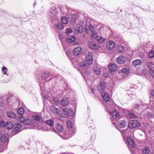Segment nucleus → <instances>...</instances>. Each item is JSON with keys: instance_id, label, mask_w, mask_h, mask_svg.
I'll return each instance as SVG.
<instances>
[{"instance_id": "nucleus-38", "label": "nucleus", "mask_w": 154, "mask_h": 154, "mask_svg": "<svg viewBox=\"0 0 154 154\" xmlns=\"http://www.w3.org/2000/svg\"><path fill=\"white\" fill-rule=\"evenodd\" d=\"M112 102H108L105 104L106 107L108 109H110L112 108Z\"/></svg>"}, {"instance_id": "nucleus-16", "label": "nucleus", "mask_w": 154, "mask_h": 154, "mask_svg": "<svg viewBox=\"0 0 154 154\" xmlns=\"http://www.w3.org/2000/svg\"><path fill=\"white\" fill-rule=\"evenodd\" d=\"M22 126L20 124H16L14 126V128L12 129V131L15 134H16L19 132V130L21 128Z\"/></svg>"}, {"instance_id": "nucleus-56", "label": "nucleus", "mask_w": 154, "mask_h": 154, "mask_svg": "<svg viewBox=\"0 0 154 154\" xmlns=\"http://www.w3.org/2000/svg\"><path fill=\"white\" fill-rule=\"evenodd\" d=\"M6 69H7V68L6 67H5L3 66L2 69V71H4L5 70H6Z\"/></svg>"}, {"instance_id": "nucleus-47", "label": "nucleus", "mask_w": 154, "mask_h": 154, "mask_svg": "<svg viewBox=\"0 0 154 154\" xmlns=\"http://www.w3.org/2000/svg\"><path fill=\"white\" fill-rule=\"evenodd\" d=\"M62 22L64 24L67 23L68 22V20L67 19L66 17H64L61 20Z\"/></svg>"}, {"instance_id": "nucleus-35", "label": "nucleus", "mask_w": 154, "mask_h": 154, "mask_svg": "<svg viewBox=\"0 0 154 154\" xmlns=\"http://www.w3.org/2000/svg\"><path fill=\"white\" fill-rule=\"evenodd\" d=\"M56 128L57 130L60 132H62L63 129L62 125L60 124H58L57 125Z\"/></svg>"}, {"instance_id": "nucleus-53", "label": "nucleus", "mask_w": 154, "mask_h": 154, "mask_svg": "<svg viewBox=\"0 0 154 154\" xmlns=\"http://www.w3.org/2000/svg\"><path fill=\"white\" fill-rule=\"evenodd\" d=\"M139 56H140L141 58H144V57L145 56V55L143 53H141L139 54Z\"/></svg>"}, {"instance_id": "nucleus-28", "label": "nucleus", "mask_w": 154, "mask_h": 154, "mask_svg": "<svg viewBox=\"0 0 154 154\" xmlns=\"http://www.w3.org/2000/svg\"><path fill=\"white\" fill-rule=\"evenodd\" d=\"M49 13L50 14V16L52 17L55 16L57 12L55 8H53L50 9Z\"/></svg>"}, {"instance_id": "nucleus-51", "label": "nucleus", "mask_w": 154, "mask_h": 154, "mask_svg": "<svg viewBox=\"0 0 154 154\" xmlns=\"http://www.w3.org/2000/svg\"><path fill=\"white\" fill-rule=\"evenodd\" d=\"M53 102L54 103L55 102L54 104L56 105H57L59 103V100H53Z\"/></svg>"}, {"instance_id": "nucleus-20", "label": "nucleus", "mask_w": 154, "mask_h": 154, "mask_svg": "<svg viewBox=\"0 0 154 154\" xmlns=\"http://www.w3.org/2000/svg\"><path fill=\"white\" fill-rule=\"evenodd\" d=\"M88 47L91 49L94 50H98L100 48L99 45H97L94 42H89L88 43Z\"/></svg>"}, {"instance_id": "nucleus-59", "label": "nucleus", "mask_w": 154, "mask_h": 154, "mask_svg": "<svg viewBox=\"0 0 154 154\" xmlns=\"http://www.w3.org/2000/svg\"><path fill=\"white\" fill-rule=\"evenodd\" d=\"M94 89L93 88H91V92L92 93H94Z\"/></svg>"}, {"instance_id": "nucleus-11", "label": "nucleus", "mask_w": 154, "mask_h": 154, "mask_svg": "<svg viewBox=\"0 0 154 154\" xmlns=\"http://www.w3.org/2000/svg\"><path fill=\"white\" fill-rule=\"evenodd\" d=\"M116 44L113 41H109L106 44V48L109 50L113 49L115 47Z\"/></svg>"}, {"instance_id": "nucleus-43", "label": "nucleus", "mask_w": 154, "mask_h": 154, "mask_svg": "<svg viewBox=\"0 0 154 154\" xmlns=\"http://www.w3.org/2000/svg\"><path fill=\"white\" fill-rule=\"evenodd\" d=\"M149 72L148 69H144L143 70V73L145 75H148L149 74Z\"/></svg>"}, {"instance_id": "nucleus-49", "label": "nucleus", "mask_w": 154, "mask_h": 154, "mask_svg": "<svg viewBox=\"0 0 154 154\" xmlns=\"http://www.w3.org/2000/svg\"><path fill=\"white\" fill-rule=\"evenodd\" d=\"M72 133L71 132V131L70 130H69V131L68 133V136H66L65 137H64V138L65 139H68L70 137H71L72 135Z\"/></svg>"}, {"instance_id": "nucleus-26", "label": "nucleus", "mask_w": 154, "mask_h": 154, "mask_svg": "<svg viewBox=\"0 0 154 154\" xmlns=\"http://www.w3.org/2000/svg\"><path fill=\"white\" fill-rule=\"evenodd\" d=\"M19 122H23V123L26 125H29L32 123L31 120L29 119H23V120H19Z\"/></svg>"}, {"instance_id": "nucleus-9", "label": "nucleus", "mask_w": 154, "mask_h": 154, "mask_svg": "<svg viewBox=\"0 0 154 154\" xmlns=\"http://www.w3.org/2000/svg\"><path fill=\"white\" fill-rule=\"evenodd\" d=\"M129 73L130 71L127 68H123L119 71V74L121 75L122 76L123 75L124 77H126Z\"/></svg>"}, {"instance_id": "nucleus-6", "label": "nucleus", "mask_w": 154, "mask_h": 154, "mask_svg": "<svg viewBox=\"0 0 154 154\" xmlns=\"http://www.w3.org/2000/svg\"><path fill=\"white\" fill-rule=\"evenodd\" d=\"M140 125V124L137 120H133L129 122L128 127L132 129L139 127Z\"/></svg>"}, {"instance_id": "nucleus-34", "label": "nucleus", "mask_w": 154, "mask_h": 154, "mask_svg": "<svg viewBox=\"0 0 154 154\" xmlns=\"http://www.w3.org/2000/svg\"><path fill=\"white\" fill-rule=\"evenodd\" d=\"M55 27L59 29H62L63 27V24L60 23H57L55 24Z\"/></svg>"}, {"instance_id": "nucleus-36", "label": "nucleus", "mask_w": 154, "mask_h": 154, "mask_svg": "<svg viewBox=\"0 0 154 154\" xmlns=\"http://www.w3.org/2000/svg\"><path fill=\"white\" fill-rule=\"evenodd\" d=\"M34 119L38 121H40L41 122H43V119L42 118H41L40 116L38 115H35L34 117Z\"/></svg>"}, {"instance_id": "nucleus-45", "label": "nucleus", "mask_w": 154, "mask_h": 154, "mask_svg": "<svg viewBox=\"0 0 154 154\" xmlns=\"http://www.w3.org/2000/svg\"><path fill=\"white\" fill-rule=\"evenodd\" d=\"M134 107L136 109L139 110L141 108L142 106L139 104H134Z\"/></svg>"}, {"instance_id": "nucleus-58", "label": "nucleus", "mask_w": 154, "mask_h": 154, "mask_svg": "<svg viewBox=\"0 0 154 154\" xmlns=\"http://www.w3.org/2000/svg\"><path fill=\"white\" fill-rule=\"evenodd\" d=\"M104 75L105 77H107L108 75V74L106 73H104Z\"/></svg>"}, {"instance_id": "nucleus-27", "label": "nucleus", "mask_w": 154, "mask_h": 154, "mask_svg": "<svg viewBox=\"0 0 154 154\" xmlns=\"http://www.w3.org/2000/svg\"><path fill=\"white\" fill-rule=\"evenodd\" d=\"M76 38V37L74 35H72L71 36L69 35L67 38L66 41L67 42L70 43L75 41Z\"/></svg>"}, {"instance_id": "nucleus-1", "label": "nucleus", "mask_w": 154, "mask_h": 154, "mask_svg": "<svg viewBox=\"0 0 154 154\" xmlns=\"http://www.w3.org/2000/svg\"><path fill=\"white\" fill-rule=\"evenodd\" d=\"M97 24V22L94 20L88 18H87V26H88L89 30L91 31V38L92 39H96L99 43H102L104 42L106 39L102 37L98 36L97 32L94 30V27Z\"/></svg>"}, {"instance_id": "nucleus-39", "label": "nucleus", "mask_w": 154, "mask_h": 154, "mask_svg": "<svg viewBox=\"0 0 154 154\" xmlns=\"http://www.w3.org/2000/svg\"><path fill=\"white\" fill-rule=\"evenodd\" d=\"M66 125L67 127L70 129H72V122L70 121H68L66 122Z\"/></svg>"}, {"instance_id": "nucleus-31", "label": "nucleus", "mask_w": 154, "mask_h": 154, "mask_svg": "<svg viewBox=\"0 0 154 154\" xmlns=\"http://www.w3.org/2000/svg\"><path fill=\"white\" fill-rule=\"evenodd\" d=\"M5 125V127L8 130L11 129L13 127L12 123L10 121H8L7 122Z\"/></svg>"}, {"instance_id": "nucleus-40", "label": "nucleus", "mask_w": 154, "mask_h": 154, "mask_svg": "<svg viewBox=\"0 0 154 154\" xmlns=\"http://www.w3.org/2000/svg\"><path fill=\"white\" fill-rule=\"evenodd\" d=\"M24 110L23 108H19L17 110L18 114L20 115H23L24 113Z\"/></svg>"}, {"instance_id": "nucleus-18", "label": "nucleus", "mask_w": 154, "mask_h": 154, "mask_svg": "<svg viewBox=\"0 0 154 154\" xmlns=\"http://www.w3.org/2000/svg\"><path fill=\"white\" fill-rule=\"evenodd\" d=\"M93 60L92 53L91 52H89L87 55V65H91L93 63Z\"/></svg>"}, {"instance_id": "nucleus-3", "label": "nucleus", "mask_w": 154, "mask_h": 154, "mask_svg": "<svg viewBox=\"0 0 154 154\" xmlns=\"http://www.w3.org/2000/svg\"><path fill=\"white\" fill-rule=\"evenodd\" d=\"M127 125V123L125 121L123 120H120L116 123L115 126L121 132V130L119 127H117V126H119L120 128H125L126 127Z\"/></svg>"}, {"instance_id": "nucleus-4", "label": "nucleus", "mask_w": 154, "mask_h": 154, "mask_svg": "<svg viewBox=\"0 0 154 154\" xmlns=\"http://www.w3.org/2000/svg\"><path fill=\"white\" fill-rule=\"evenodd\" d=\"M110 114L111 118L113 121H117L121 118L119 113L115 110H112Z\"/></svg>"}, {"instance_id": "nucleus-44", "label": "nucleus", "mask_w": 154, "mask_h": 154, "mask_svg": "<svg viewBox=\"0 0 154 154\" xmlns=\"http://www.w3.org/2000/svg\"><path fill=\"white\" fill-rule=\"evenodd\" d=\"M128 117L130 118H134L136 117V116L133 113H129L128 115Z\"/></svg>"}, {"instance_id": "nucleus-64", "label": "nucleus", "mask_w": 154, "mask_h": 154, "mask_svg": "<svg viewBox=\"0 0 154 154\" xmlns=\"http://www.w3.org/2000/svg\"><path fill=\"white\" fill-rule=\"evenodd\" d=\"M60 136L62 137V138H63V139H64L63 138V137L61 135H60Z\"/></svg>"}, {"instance_id": "nucleus-29", "label": "nucleus", "mask_w": 154, "mask_h": 154, "mask_svg": "<svg viewBox=\"0 0 154 154\" xmlns=\"http://www.w3.org/2000/svg\"><path fill=\"white\" fill-rule=\"evenodd\" d=\"M45 123L46 124L52 127L54 125V121L53 120L50 119L45 121Z\"/></svg>"}, {"instance_id": "nucleus-63", "label": "nucleus", "mask_w": 154, "mask_h": 154, "mask_svg": "<svg viewBox=\"0 0 154 154\" xmlns=\"http://www.w3.org/2000/svg\"><path fill=\"white\" fill-rule=\"evenodd\" d=\"M75 133V130H74V132H73V133Z\"/></svg>"}, {"instance_id": "nucleus-33", "label": "nucleus", "mask_w": 154, "mask_h": 154, "mask_svg": "<svg viewBox=\"0 0 154 154\" xmlns=\"http://www.w3.org/2000/svg\"><path fill=\"white\" fill-rule=\"evenodd\" d=\"M143 116L145 118L150 119L152 118L153 115L150 112H148L144 114Z\"/></svg>"}, {"instance_id": "nucleus-50", "label": "nucleus", "mask_w": 154, "mask_h": 154, "mask_svg": "<svg viewBox=\"0 0 154 154\" xmlns=\"http://www.w3.org/2000/svg\"><path fill=\"white\" fill-rule=\"evenodd\" d=\"M45 130L46 131H50L53 132H54L55 133L56 132V131L54 128H50V129H48L47 127L45 129Z\"/></svg>"}, {"instance_id": "nucleus-42", "label": "nucleus", "mask_w": 154, "mask_h": 154, "mask_svg": "<svg viewBox=\"0 0 154 154\" xmlns=\"http://www.w3.org/2000/svg\"><path fill=\"white\" fill-rule=\"evenodd\" d=\"M49 72H43L42 74V76L44 78H47L49 75Z\"/></svg>"}, {"instance_id": "nucleus-52", "label": "nucleus", "mask_w": 154, "mask_h": 154, "mask_svg": "<svg viewBox=\"0 0 154 154\" xmlns=\"http://www.w3.org/2000/svg\"><path fill=\"white\" fill-rule=\"evenodd\" d=\"M18 121L19 122V120H23V119H23V117L21 115L19 116H18Z\"/></svg>"}, {"instance_id": "nucleus-60", "label": "nucleus", "mask_w": 154, "mask_h": 154, "mask_svg": "<svg viewBox=\"0 0 154 154\" xmlns=\"http://www.w3.org/2000/svg\"><path fill=\"white\" fill-rule=\"evenodd\" d=\"M85 31L86 32L87 31V28H86V26H85Z\"/></svg>"}, {"instance_id": "nucleus-17", "label": "nucleus", "mask_w": 154, "mask_h": 154, "mask_svg": "<svg viewBox=\"0 0 154 154\" xmlns=\"http://www.w3.org/2000/svg\"><path fill=\"white\" fill-rule=\"evenodd\" d=\"M82 49L79 47H78L74 48L73 51L74 56H77L80 54L82 52Z\"/></svg>"}, {"instance_id": "nucleus-21", "label": "nucleus", "mask_w": 154, "mask_h": 154, "mask_svg": "<svg viewBox=\"0 0 154 154\" xmlns=\"http://www.w3.org/2000/svg\"><path fill=\"white\" fill-rule=\"evenodd\" d=\"M151 72H154V64L151 62H146L145 64Z\"/></svg>"}, {"instance_id": "nucleus-19", "label": "nucleus", "mask_w": 154, "mask_h": 154, "mask_svg": "<svg viewBox=\"0 0 154 154\" xmlns=\"http://www.w3.org/2000/svg\"><path fill=\"white\" fill-rule=\"evenodd\" d=\"M103 100L105 102H108L109 100V94L106 92H102L100 93Z\"/></svg>"}, {"instance_id": "nucleus-13", "label": "nucleus", "mask_w": 154, "mask_h": 154, "mask_svg": "<svg viewBox=\"0 0 154 154\" xmlns=\"http://www.w3.org/2000/svg\"><path fill=\"white\" fill-rule=\"evenodd\" d=\"M127 145L129 147L134 148V143L132 138L130 137H128L127 138Z\"/></svg>"}, {"instance_id": "nucleus-37", "label": "nucleus", "mask_w": 154, "mask_h": 154, "mask_svg": "<svg viewBox=\"0 0 154 154\" xmlns=\"http://www.w3.org/2000/svg\"><path fill=\"white\" fill-rule=\"evenodd\" d=\"M117 50L119 52H122L124 51V48L121 45H119L117 47Z\"/></svg>"}, {"instance_id": "nucleus-57", "label": "nucleus", "mask_w": 154, "mask_h": 154, "mask_svg": "<svg viewBox=\"0 0 154 154\" xmlns=\"http://www.w3.org/2000/svg\"><path fill=\"white\" fill-rule=\"evenodd\" d=\"M151 94L153 97H154V90H153L151 92Z\"/></svg>"}, {"instance_id": "nucleus-32", "label": "nucleus", "mask_w": 154, "mask_h": 154, "mask_svg": "<svg viewBox=\"0 0 154 154\" xmlns=\"http://www.w3.org/2000/svg\"><path fill=\"white\" fill-rule=\"evenodd\" d=\"M94 71L95 74L97 75H100L101 73V71L99 67H96L94 68Z\"/></svg>"}, {"instance_id": "nucleus-54", "label": "nucleus", "mask_w": 154, "mask_h": 154, "mask_svg": "<svg viewBox=\"0 0 154 154\" xmlns=\"http://www.w3.org/2000/svg\"><path fill=\"white\" fill-rule=\"evenodd\" d=\"M4 104H5V103L3 101H1L0 102V105L2 106H3L4 105Z\"/></svg>"}, {"instance_id": "nucleus-22", "label": "nucleus", "mask_w": 154, "mask_h": 154, "mask_svg": "<svg viewBox=\"0 0 154 154\" xmlns=\"http://www.w3.org/2000/svg\"><path fill=\"white\" fill-rule=\"evenodd\" d=\"M69 100L66 97H64L60 101V104L63 106H67L69 104Z\"/></svg>"}, {"instance_id": "nucleus-62", "label": "nucleus", "mask_w": 154, "mask_h": 154, "mask_svg": "<svg viewBox=\"0 0 154 154\" xmlns=\"http://www.w3.org/2000/svg\"><path fill=\"white\" fill-rule=\"evenodd\" d=\"M83 37L84 38H85V35H83Z\"/></svg>"}, {"instance_id": "nucleus-7", "label": "nucleus", "mask_w": 154, "mask_h": 154, "mask_svg": "<svg viewBox=\"0 0 154 154\" xmlns=\"http://www.w3.org/2000/svg\"><path fill=\"white\" fill-rule=\"evenodd\" d=\"M107 84L105 82L103 81L100 82V85L98 87V89L100 93L106 92Z\"/></svg>"}, {"instance_id": "nucleus-8", "label": "nucleus", "mask_w": 154, "mask_h": 154, "mask_svg": "<svg viewBox=\"0 0 154 154\" xmlns=\"http://www.w3.org/2000/svg\"><path fill=\"white\" fill-rule=\"evenodd\" d=\"M79 18L78 15L76 14L73 15L70 19L71 24L72 25H74L76 23H79Z\"/></svg>"}, {"instance_id": "nucleus-23", "label": "nucleus", "mask_w": 154, "mask_h": 154, "mask_svg": "<svg viewBox=\"0 0 154 154\" xmlns=\"http://www.w3.org/2000/svg\"><path fill=\"white\" fill-rule=\"evenodd\" d=\"M143 154H152L150 148L147 146H145L142 150Z\"/></svg>"}, {"instance_id": "nucleus-48", "label": "nucleus", "mask_w": 154, "mask_h": 154, "mask_svg": "<svg viewBox=\"0 0 154 154\" xmlns=\"http://www.w3.org/2000/svg\"><path fill=\"white\" fill-rule=\"evenodd\" d=\"M6 122L5 121H1L0 123V125L2 127H5Z\"/></svg>"}, {"instance_id": "nucleus-30", "label": "nucleus", "mask_w": 154, "mask_h": 154, "mask_svg": "<svg viewBox=\"0 0 154 154\" xmlns=\"http://www.w3.org/2000/svg\"><path fill=\"white\" fill-rule=\"evenodd\" d=\"M7 116L11 118L14 119L16 117V115L12 112H8L7 113Z\"/></svg>"}, {"instance_id": "nucleus-10", "label": "nucleus", "mask_w": 154, "mask_h": 154, "mask_svg": "<svg viewBox=\"0 0 154 154\" xmlns=\"http://www.w3.org/2000/svg\"><path fill=\"white\" fill-rule=\"evenodd\" d=\"M84 28L80 24H77L75 29L74 32L77 34L82 33L83 31Z\"/></svg>"}, {"instance_id": "nucleus-61", "label": "nucleus", "mask_w": 154, "mask_h": 154, "mask_svg": "<svg viewBox=\"0 0 154 154\" xmlns=\"http://www.w3.org/2000/svg\"><path fill=\"white\" fill-rule=\"evenodd\" d=\"M35 4H36V2L35 1L34 4V6H35Z\"/></svg>"}, {"instance_id": "nucleus-12", "label": "nucleus", "mask_w": 154, "mask_h": 154, "mask_svg": "<svg viewBox=\"0 0 154 154\" xmlns=\"http://www.w3.org/2000/svg\"><path fill=\"white\" fill-rule=\"evenodd\" d=\"M108 68L112 75V73H113L117 69L116 65L113 63H110L108 66Z\"/></svg>"}, {"instance_id": "nucleus-2", "label": "nucleus", "mask_w": 154, "mask_h": 154, "mask_svg": "<svg viewBox=\"0 0 154 154\" xmlns=\"http://www.w3.org/2000/svg\"><path fill=\"white\" fill-rule=\"evenodd\" d=\"M80 66L82 69L81 73L85 80L86 82H87V80L85 79V76L87 75V60H86L82 61L80 63Z\"/></svg>"}, {"instance_id": "nucleus-24", "label": "nucleus", "mask_w": 154, "mask_h": 154, "mask_svg": "<svg viewBox=\"0 0 154 154\" xmlns=\"http://www.w3.org/2000/svg\"><path fill=\"white\" fill-rule=\"evenodd\" d=\"M8 139V135L7 133H5L3 135L2 134L0 138L1 142L4 143L6 142Z\"/></svg>"}, {"instance_id": "nucleus-41", "label": "nucleus", "mask_w": 154, "mask_h": 154, "mask_svg": "<svg viewBox=\"0 0 154 154\" xmlns=\"http://www.w3.org/2000/svg\"><path fill=\"white\" fill-rule=\"evenodd\" d=\"M72 32V30L70 28H67L66 29V33L68 36L69 34Z\"/></svg>"}, {"instance_id": "nucleus-25", "label": "nucleus", "mask_w": 154, "mask_h": 154, "mask_svg": "<svg viewBox=\"0 0 154 154\" xmlns=\"http://www.w3.org/2000/svg\"><path fill=\"white\" fill-rule=\"evenodd\" d=\"M133 66L137 67L140 66L142 64V61L141 60L137 59L133 61L132 62Z\"/></svg>"}, {"instance_id": "nucleus-46", "label": "nucleus", "mask_w": 154, "mask_h": 154, "mask_svg": "<svg viewBox=\"0 0 154 154\" xmlns=\"http://www.w3.org/2000/svg\"><path fill=\"white\" fill-rule=\"evenodd\" d=\"M148 55L150 58H153L154 57V51H152L149 52Z\"/></svg>"}, {"instance_id": "nucleus-14", "label": "nucleus", "mask_w": 154, "mask_h": 154, "mask_svg": "<svg viewBox=\"0 0 154 154\" xmlns=\"http://www.w3.org/2000/svg\"><path fill=\"white\" fill-rule=\"evenodd\" d=\"M126 60V57L124 55H121L117 58L116 62L119 64L124 63Z\"/></svg>"}, {"instance_id": "nucleus-55", "label": "nucleus", "mask_w": 154, "mask_h": 154, "mask_svg": "<svg viewBox=\"0 0 154 154\" xmlns=\"http://www.w3.org/2000/svg\"><path fill=\"white\" fill-rule=\"evenodd\" d=\"M152 73L151 74L150 77H152V78H154V72H152Z\"/></svg>"}, {"instance_id": "nucleus-15", "label": "nucleus", "mask_w": 154, "mask_h": 154, "mask_svg": "<svg viewBox=\"0 0 154 154\" xmlns=\"http://www.w3.org/2000/svg\"><path fill=\"white\" fill-rule=\"evenodd\" d=\"M51 110L53 112L56 114H59L60 115L62 111V108L60 107L57 108L55 106H53L51 108Z\"/></svg>"}, {"instance_id": "nucleus-5", "label": "nucleus", "mask_w": 154, "mask_h": 154, "mask_svg": "<svg viewBox=\"0 0 154 154\" xmlns=\"http://www.w3.org/2000/svg\"><path fill=\"white\" fill-rule=\"evenodd\" d=\"M72 112V110L71 109H62V111L60 114L61 117L66 118L68 117V116H71L70 112Z\"/></svg>"}]
</instances>
